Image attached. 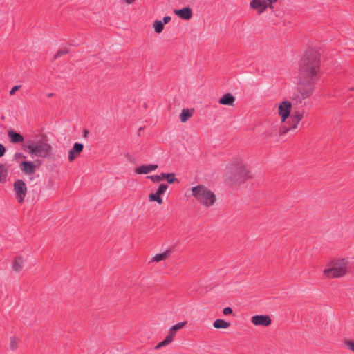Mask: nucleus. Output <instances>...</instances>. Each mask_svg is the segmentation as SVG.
Returning <instances> with one entry per match:
<instances>
[{"label": "nucleus", "mask_w": 354, "mask_h": 354, "mask_svg": "<svg viewBox=\"0 0 354 354\" xmlns=\"http://www.w3.org/2000/svg\"><path fill=\"white\" fill-rule=\"evenodd\" d=\"M320 71L319 54L314 50H307L299 62V82L315 83Z\"/></svg>", "instance_id": "f257e3e1"}, {"label": "nucleus", "mask_w": 354, "mask_h": 354, "mask_svg": "<svg viewBox=\"0 0 354 354\" xmlns=\"http://www.w3.org/2000/svg\"><path fill=\"white\" fill-rule=\"evenodd\" d=\"M249 178H251L250 171L239 158L234 159L226 167L225 181L228 185L241 183Z\"/></svg>", "instance_id": "f03ea898"}, {"label": "nucleus", "mask_w": 354, "mask_h": 354, "mask_svg": "<svg viewBox=\"0 0 354 354\" xmlns=\"http://www.w3.org/2000/svg\"><path fill=\"white\" fill-rule=\"evenodd\" d=\"M326 278H339L347 272V263L344 259L333 261L324 270Z\"/></svg>", "instance_id": "7ed1b4c3"}, {"label": "nucleus", "mask_w": 354, "mask_h": 354, "mask_svg": "<svg viewBox=\"0 0 354 354\" xmlns=\"http://www.w3.org/2000/svg\"><path fill=\"white\" fill-rule=\"evenodd\" d=\"M52 146L44 142H31L26 146V151L32 156L46 158L50 153Z\"/></svg>", "instance_id": "20e7f679"}, {"label": "nucleus", "mask_w": 354, "mask_h": 354, "mask_svg": "<svg viewBox=\"0 0 354 354\" xmlns=\"http://www.w3.org/2000/svg\"><path fill=\"white\" fill-rule=\"evenodd\" d=\"M191 194H187V197L192 196L198 199H215L216 195L208 187L203 185H199L190 189Z\"/></svg>", "instance_id": "39448f33"}, {"label": "nucleus", "mask_w": 354, "mask_h": 354, "mask_svg": "<svg viewBox=\"0 0 354 354\" xmlns=\"http://www.w3.org/2000/svg\"><path fill=\"white\" fill-rule=\"evenodd\" d=\"M185 322H178V324L174 325L170 329H169V334L167 335L166 338L159 342L155 347L156 349H159L163 346H165L168 344H169L172 341H173V339H174V337L175 336V334H176V332L178 330H180L182 328H183L185 325Z\"/></svg>", "instance_id": "423d86ee"}, {"label": "nucleus", "mask_w": 354, "mask_h": 354, "mask_svg": "<svg viewBox=\"0 0 354 354\" xmlns=\"http://www.w3.org/2000/svg\"><path fill=\"white\" fill-rule=\"evenodd\" d=\"M291 108L292 103L288 100H284L279 104L278 113L281 117L282 122H285L290 116Z\"/></svg>", "instance_id": "0eeeda50"}, {"label": "nucleus", "mask_w": 354, "mask_h": 354, "mask_svg": "<svg viewBox=\"0 0 354 354\" xmlns=\"http://www.w3.org/2000/svg\"><path fill=\"white\" fill-rule=\"evenodd\" d=\"M314 83L311 84H300L299 82V86L296 91L298 92V95H301V98L306 99L309 97L314 91Z\"/></svg>", "instance_id": "6e6552de"}, {"label": "nucleus", "mask_w": 354, "mask_h": 354, "mask_svg": "<svg viewBox=\"0 0 354 354\" xmlns=\"http://www.w3.org/2000/svg\"><path fill=\"white\" fill-rule=\"evenodd\" d=\"M251 322L255 326H268L272 320L268 315H254L251 318Z\"/></svg>", "instance_id": "1a4fd4ad"}, {"label": "nucleus", "mask_w": 354, "mask_h": 354, "mask_svg": "<svg viewBox=\"0 0 354 354\" xmlns=\"http://www.w3.org/2000/svg\"><path fill=\"white\" fill-rule=\"evenodd\" d=\"M84 145L82 143L76 142L73 148L68 151V160L73 162L83 151Z\"/></svg>", "instance_id": "9d476101"}, {"label": "nucleus", "mask_w": 354, "mask_h": 354, "mask_svg": "<svg viewBox=\"0 0 354 354\" xmlns=\"http://www.w3.org/2000/svg\"><path fill=\"white\" fill-rule=\"evenodd\" d=\"M174 12L178 17L185 20L190 19L192 17V9L189 7L183 8L182 9L174 10Z\"/></svg>", "instance_id": "9b49d317"}, {"label": "nucleus", "mask_w": 354, "mask_h": 354, "mask_svg": "<svg viewBox=\"0 0 354 354\" xmlns=\"http://www.w3.org/2000/svg\"><path fill=\"white\" fill-rule=\"evenodd\" d=\"M158 168V165H142L135 169L138 174H147L155 171Z\"/></svg>", "instance_id": "f8f14e48"}, {"label": "nucleus", "mask_w": 354, "mask_h": 354, "mask_svg": "<svg viewBox=\"0 0 354 354\" xmlns=\"http://www.w3.org/2000/svg\"><path fill=\"white\" fill-rule=\"evenodd\" d=\"M304 117V112L300 111H294L290 116V120L292 123L290 127L292 129H296L299 122Z\"/></svg>", "instance_id": "ddd939ff"}, {"label": "nucleus", "mask_w": 354, "mask_h": 354, "mask_svg": "<svg viewBox=\"0 0 354 354\" xmlns=\"http://www.w3.org/2000/svg\"><path fill=\"white\" fill-rule=\"evenodd\" d=\"M15 190L20 199H23L26 192V186L24 181L18 180L15 183Z\"/></svg>", "instance_id": "4468645a"}, {"label": "nucleus", "mask_w": 354, "mask_h": 354, "mask_svg": "<svg viewBox=\"0 0 354 354\" xmlns=\"http://www.w3.org/2000/svg\"><path fill=\"white\" fill-rule=\"evenodd\" d=\"M250 7L257 11L259 14L263 13L267 8L266 4L263 0H252L250 1Z\"/></svg>", "instance_id": "2eb2a0df"}, {"label": "nucleus", "mask_w": 354, "mask_h": 354, "mask_svg": "<svg viewBox=\"0 0 354 354\" xmlns=\"http://www.w3.org/2000/svg\"><path fill=\"white\" fill-rule=\"evenodd\" d=\"M20 168L26 174H32L36 167L32 162L24 161L20 164Z\"/></svg>", "instance_id": "dca6fc26"}, {"label": "nucleus", "mask_w": 354, "mask_h": 354, "mask_svg": "<svg viewBox=\"0 0 354 354\" xmlns=\"http://www.w3.org/2000/svg\"><path fill=\"white\" fill-rule=\"evenodd\" d=\"M234 102L235 97L231 93L223 95L218 101L221 104L227 106H233Z\"/></svg>", "instance_id": "f3484780"}, {"label": "nucleus", "mask_w": 354, "mask_h": 354, "mask_svg": "<svg viewBox=\"0 0 354 354\" xmlns=\"http://www.w3.org/2000/svg\"><path fill=\"white\" fill-rule=\"evenodd\" d=\"M8 136L12 143H20L24 141V137L12 129L8 131Z\"/></svg>", "instance_id": "a211bd4d"}, {"label": "nucleus", "mask_w": 354, "mask_h": 354, "mask_svg": "<svg viewBox=\"0 0 354 354\" xmlns=\"http://www.w3.org/2000/svg\"><path fill=\"white\" fill-rule=\"evenodd\" d=\"M24 263V259L21 257H15L12 264V268L15 272H20L23 268V265Z\"/></svg>", "instance_id": "6ab92c4d"}, {"label": "nucleus", "mask_w": 354, "mask_h": 354, "mask_svg": "<svg viewBox=\"0 0 354 354\" xmlns=\"http://www.w3.org/2000/svg\"><path fill=\"white\" fill-rule=\"evenodd\" d=\"M168 188L165 184H161L156 192L151 193L149 195V199H160L161 194H162Z\"/></svg>", "instance_id": "aec40b11"}, {"label": "nucleus", "mask_w": 354, "mask_h": 354, "mask_svg": "<svg viewBox=\"0 0 354 354\" xmlns=\"http://www.w3.org/2000/svg\"><path fill=\"white\" fill-rule=\"evenodd\" d=\"M230 323L222 319H217L213 323V326L216 329H226L229 328Z\"/></svg>", "instance_id": "412c9836"}, {"label": "nucleus", "mask_w": 354, "mask_h": 354, "mask_svg": "<svg viewBox=\"0 0 354 354\" xmlns=\"http://www.w3.org/2000/svg\"><path fill=\"white\" fill-rule=\"evenodd\" d=\"M291 103L293 106H299L302 104V102L304 98H301V95H298L297 91H295L290 96Z\"/></svg>", "instance_id": "4be33fe9"}, {"label": "nucleus", "mask_w": 354, "mask_h": 354, "mask_svg": "<svg viewBox=\"0 0 354 354\" xmlns=\"http://www.w3.org/2000/svg\"><path fill=\"white\" fill-rule=\"evenodd\" d=\"M170 255V251L166 250L162 253L156 254L151 259L152 262H159L167 259Z\"/></svg>", "instance_id": "5701e85b"}, {"label": "nucleus", "mask_w": 354, "mask_h": 354, "mask_svg": "<svg viewBox=\"0 0 354 354\" xmlns=\"http://www.w3.org/2000/svg\"><path fill=\"white\" fill-rule=\"evenodd\" d=\"M277 133V128L275 127H271L269 129L263 132L261 135V137L263 139H270L275 136Z\"/></svg>", "instance_id": "b1692460"}, {"label": "nucleus", "mask_w": 354, "mask_h": 354, "mask_svg": "<svg viewBox=\"0 0 354 354\" xmlns=\"http://www.w3.org/2000/svg\"><path fill=\"white\" fill-rule=\"evenodd\" d=\"M153 27L156 33L160 34L164 30V24L162 21L160 20H155L153 24Z\"/></svg>", "instance_id": "393cba45"}, {"label": "nucleus", "mask_w": 354, "mask_h": 354, "mask_svg": "<svg viewBox=\"0 0 354 354\" xmlns=\"http://www.w3.org/2000/svg\"><path fill=\"white\" fill-rule=\"evenodd\" d=\"M192 115V113L189 111V109H183L180 115V119L182 122H185L188 119H189Z\"/></svg>", "instance_id": "a878e982"}, {"label": "nucleus", "mask_w": 354, "mask_h": 354, "mask_svg": "<svg viewBox=\"0 0 354 354\" xmlns=\"http://www.w3.org/2000/svg\"><path fill=\"white\" fill-rule=\"evenodd\" d=\"M8 175V169L3 165H0V182L6 180Z\"/></svg>", "instance_id": "bb28decb"}, {"label": "nucleus", "mask_w": 354, "mask_h": 354, "mask_svg": "<svg viewBox=\"0 0 354 354\" xmlns=\"http://www.w3.org/2000/svg\"><path fill=\"white\" fill-rule=\"evenodd\" d=\"M163 176H164V179H166L169 183H173L177 180V179L175 177V174L174 173H170V174H164L163 173Z\"/></svg>", "instance_id": "cd10ccee"}, {"label": "nucleus", "mask_w": 354, "mask_h": 354, "mask_svg": "<svg viewBox=\"0 0 354 354\" xmlns=\"http://www.w3.org/2000/svg\"><path fill=\"white\" fill-rule=\"evenodd\" d=\"M344 344L348 350L354 353V340H345Z\"/></svg>", "instance_id": "c85d7f7f"}, {"label": "nucleus", "mask_w": 354, "mask_h": 354, "mask_svg": "<svg viewBox=\"0 0 354 354\" xmlns=\"http://www.w3.org/2000/svg\"><path fill=\"white\" fill-rule=\"evenodd\" d=\"M148 178H151L153 182H160L164 180L163 173L160 175L150 176Z\"/></svg>", "instance_id": "c756f323"}, {"label": "nucleus", "mask_w": 354, "mask_h": 354, "mask_svg": "<svg viewBox=\"0 0 354 354\" xmlns=\"http://www.w3.org/2000/svg\"><path fill=\"white\" fill-rule=\"evenodd\" d=\"M68 53V48L61 49V50H58L57 54L54 56V59H57V57H59L64 55L67 54Z\"/></svg>", "instance_id": "7c9ffc66"}, {"label": "nucleus", "mask_w": 354, "mask_h": 354, "mask_svg": "<svg viewBox=\"0 0 354 354\" xmlns=\"http://www.w3.org/2000/svg\"><path fill=\"white\" fill-rule=\"evenodd\" d=\"M17 342L16 339L15 337H11L10 342V348L12 350H15L17 348Z\"/></svg>", "instance_id": "2f4dec72"}, {"label": "nucleus", "mask_w": 354, "mask_h": 354, "mask_svg": "<svg viewBox=\"0 0 354 354\" xmlns=\"http://www.w3.org/2000/svg\"><path fill=\"white\" fill-rule=\"evenodd\" d=\"M203 206L205 207H209L213 205L215 201H199Z\"/></svg>", "instance_id": "473e14b6"}, {"label": "nucleus", "mask_w": 354, "mask_h": 354, "mask_svg": "<svg viewBox=\"0 0 354 354\" xmlns=\"http://www.w3.org/2000/svg\"><path fill=\"white\" fill-rule=\"evenodd\" d=\"M265 4H266L267 8H272V4L277 1V0H263Z\"/></svg>", "instance_id": "72a5a7b5"}, {"label": "nucleus", "mask_w": 354, "mask_h": 354, "mask_svg": "<svg viewBox=\"0 0 354 354\" xmlns=\"http://www.w3.org/2000/svg\"><path fill=\"white\" fill-rule=\"evenodd\" d=\"M223 313L225 315H228L232 313V309L230 307H226L223 309Z\"/></svg>", "instance_id": "f704fd0d"}, {"label": "nucleus", "mask_w": 354, "mask_h": 354, "mask_svg": "<svg viewBox=\"0 0 354 354\" xmlns=\"http://www.w3.org/2000/svg\"><path fill=\"white\" fill-rule=\"evenodd\" d=\"M291 129H292L291 127H290V128L283 127L279 131V135L280 136L284 135L285 133H286L288 131H289Z\"/></svg>", "instance_id": "c9c22d12"}, {"label": "nucleus", "mask_w": 354, "mask_h": 354, "mask_svg": "<svg viewBox=\"0 0 354 354\" xmlns=\"http://www.w3.org/2000/svg\"><path fill=\"white\" fill-rule=\"evenodd\" d=\"M21 88V86L17 85L15 86L10 91V95H12L15 93L17 91H18Z\"/></svg>", "instance_id": "e433bc0d"}, {"label": "nucleus", "mask_w": 354, "mask_h": 354, "mask_svg": "<svg viewBox=\"0 0 354 354\" xmlns=\"http://www.w3.org/2000/svg\"><path fill=\"white\" fill-rule=\"evenodd\" d=\"M6 153V147L3 145L0 144V158L3 157Z\"/></svg>", "instance_id": "4c0bfd02"}, {"label": "nucleus", "mask_w": 354, "mask_h": 354, "mask_svg": "<svg viewBox=\"0 0 354 354\" xmlns=\"http://www.w3.org/2000/svg\"><path fill=\"white\" fill-rule=\"evenodd\" d=\"M170 20H171V17H169V16H165V17H163V21H162V23H163V24H166L169 23V22L170 21Z\"/></svg>", "instance_id": "58836bf2"}, {"label": "nucleus", "mask_w": 354, "mask_h": 354, "mask_svg": "<svg viewBox=\"0 0 354 354\" xmlns=\"http://www.w3.org/2000/svg\"><path fill=\"white\" fill-rule=\"evenodd\" d=\"M15 156L16 158H26V156L21 153H16Z\"/></svg>", "instance_id": "ea45409f"}, {"label": "nucleus", "mask_w": 354, "mask_h": 354, "mask_svg": "<svg viewBox=\"0 0 354 354\" xmlns=\"http://www.w3.org/2000/svg\"><path fill=\"white\" fill-rule=\"evenodd\" d=\"M127 4L132 3L135 0H124Z\"/></svg>", "instance_id": "a19ab883"}, {"label": "nucleus", "mask_w": 354, "mask_h": 354, "mask_svg": "<svg viewBox=\"0 0 354 354\" xmlns=\"http://www.w3.org/2000/svg\"><path fill=\"white\" fill-rule=\"evenodd\" d=\"M143 129V127H140L138 131V135L140 136L141 131Z\"/></svg>", "instance_id": "79ce46f5"}, {"label": "nucleus", "mask_w": 354, "mask_h": 354, "mask_svg": "<svg viewBox=\"0 0 354 354\" xmlns=\"http://www.w3.org/2000/svg\"><path fill=\"white\" fill-rule=\"evenodd\" d=\"M88 133V131L87 130L84 131V136L86 137L87 134Z\"/></svg>", "instance_id": "37998d69"}, {"label": "nucleus", "mask_w": 354, "mask_h": 354, "mask_svg": "<svg viewBox=\"0 0 354 354\" xmlns=\"http://www.w3.org/2000/svg\"><path fill=\"white\" fill-rule=\"evenodd\" d=\"M52 96H53V93H49V94L48 95V97H52Z\"/></svg>", "instance_id": "c03bdc74"}, {"label": "nucleus", "mask_w": 354, "mask_h": 354, "mask_svg": "<svg viewBox=\"0 0 354 354\" xmlns=\"http://www.w3.org/2000/svg\"><path fill=\"white\" fill-rule=\"evenodd\" d=\"M159 204H162V201H156Z\"/></svg>", "instance_id": "a18cd8bd"}]
</instances>
